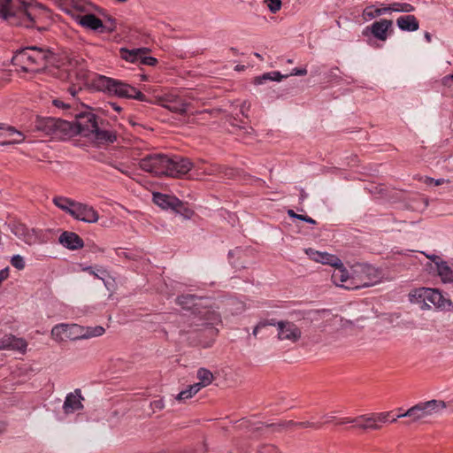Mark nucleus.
I'll list each match as a JSON object with an SVG mask.
<instances>
[{"mask_svg": "<svg viewBox=\"0 0 453 453\" xmlns=\"http://www.w3.org/2000/svg\"><path fill=\"white\" fill-rule=\"evenodd\" d=\"M264 3L272 13L278 12L282 5L281 0H264Z\"/></svg>", "mask_w": 453, "mask_h": 453, "instance_id": "41", "label": "nucleus"}, {"mask_svg": "<svg viewBox=\"0 0 453 453\" xmlns=\"http://www.w3.org/2000/svg\"><path fill=\"white\" fill-rule=\"evenodd\" d=\"M109 106L118 112L121 111V107L115 103H109Z\"/></svg>", "mask_w": 453, "mask_h": 453, "instance_id": "61", "label": "nucleus"}, {"mask_svg": "<svg viewBox=\"0 0 453 453\" xmlns=\"http://www.w3.org/2000/svg\"><path fill=\"white\" fill-rule=\"evenodd\" d=\"M74 126L76 134L92 136L99 143H112L117 138L115 132L99 127L96 115L91 111H83L76 115Z\"/></svg>", "mask_w": 453, "mask_h": 453, "instance_id": "4", "label": "nucleus"}, {"mask_svg": "<svg viewBox=\"0 0 453 453\" xmlns=\"http://www.w3.org/2000/svg\"><path fill=\"white\" fill-rule=\"evenodd\" d=\"M303 221H305L310 224H316V221L313 219L306 215L304 216V219H303Z\"/></svg>", "mask_w": 453, "mask_h": 453, "instance_id": "63", "label": "nucleus"}, {"mask_svg": "<svg viewBox=\"0 0 453 453\" xmlns=\"http://www.w3.org/2000/svg\"><path fill=\"white\" fill-rule=\"evenodd\" d=\"M250 104L246 101L241 103H234L231 105V127H233V133H235L242 139L246 140L252 138L254 135V129L248 125L246 119H248V112L250 111Z\"/></svg>", "mask_w": 453, "mask_h": 453, "instance_id": "7", "label": "nucleus"}, {"mask_svg": "<svg viewBox=\"0 0 453 453\" xmlns=\"http://www.w3.org/2000/svg\"><path fill=\"white\" fill-rule=\"evenodd\" d=\"M53 104L58 107V108H62V109H65V108H68V104H65L62 100L60 99H54L53 100Z\"/></svg>", "mask_w": 453, "mask_h": 453, "instance_id": "56", "label": "nucleus"}, {"mask_svg": "<svg viewBox=\"0 0 453 453\" xmlns=\"http://www.w3.org/2000/svg\"><path fill=\"white\" fill-rule=\"evenodd\" d=\"M74 211L72 215L75 219L87 223H96L99 219L97 211L90 205L78 203L74 205Z\"/></svg>", "mask_w": 453, "mask_h": 453, "instance_id": "15", "label": "nucleus"}, {"mask_svg": "<svg viewBox=\"0 0 453 453\" xmlns=\"http://www.w3.org/2000/svg\"><path fill=\"white\" fill-rule=\"evenodd\" d=\"M288 215L292 218V219H300L303 221V219H304V216L305 215H303V214H297L293 210H288Z\"/></svg>", "mask_w": 453, "mask_h": 453, "instance_id": "54", "label": "nucleus"}, {"mask_svg": "<svg viewBox=\"0 0 453 453\" xmlns=\"http://www.w3.org/2000/svg\"><path fill=\"white\" fill-rule=\"evenodd\" d=\"M92 83L97 90L114 95L118 97L136 99L141 102L147 101L144 94L134 87L119 80L98 75L92 80Z\"/></svg>", "mask_w": 453, "mask_h": 453, "instance_id": "5", "label": "nucleus"}, {"mask_svg": "<svg viewBox=\"0 0 453 453\" xmlns=\"http://www.w3.org/2000/svg\"><path fill=\"white\" fill-rule=\"evenodd\" d=\"M85 272H88L89 274L94 275L95 277L102 280L104 285L107 287L108 282L106 281V277H108V273L106 270L103 268H93L91 266L86 267L83 269Z\"/></svg>", "mask_w": 453, "mask_h": 453, "instance_id": "38", "label": "nucleus"}, {"mask_svg": "<svg viewBox=\"0 0 453 453\" xmlns=\"http://www.w3.org/2000/svg\"><path fill=\"white\" fill-rule=\"evenodd\" d=\"M269 324L277 327V338L280 341L296 343L302 337L301 328L292 321L271 319Z\"/></svg>", "mask_w": 453, "mask_h": 453, "instance_id": "8", "label": "nucleus"}, {"mask_svg": "<svg viewBox=\"0 0 453 453\" xmlns=\"http://www.w3.org/2000/svg\"><path fill=\"white\" fill-rule=\"evenodd\" d=\"M68 72H69V73H68L69 79H71L73 73H74L78 76V79L80 81H84L86 79V72L84 71L83 67H80L79 70H77V71L68 69Z\"/></svg>", "mask_w": 453, "mask_h": 453, "instance_id": "45", "label": "nucleus"}, {"mask_svg": "<svg viewBox=\"0 0 453 453\" xmlns=\"http://www.w3.org/2000/svg\"><path fill=\"white\" fill-rule=\"evenodd\" d=\"M349 423H352L355 425V418H343L339 420L340 425H344V424H349Z\"/></svg>", "mask_w": 453, "mask_h": 453, "instance_id": "57", "label": "nucleus"}, {"mask_svg": "<svg viewBox=\"0 0 453 453\" xmlns=\"http://www.w3.org/2000/svg\"><path fill=\"white\" fill-rule=\"evenodd\" d=\"M146 53H142V56L140 57V63L146 65H155L157 62V60L155 58L152 57H147L145 56Z\"/></svg>", "mask_w": 453, "mask_h": 453, "instance_id": "44", "label": "nucleus"}, {"mask_svg": "<svg viewBox=\"0 0 453 453\" xmlns=\"http://www.w3.org/2000/svg\"><path fill=\"white\" fill-rule=\"evenodd\" d=\"M296 423L293 420L283 421L279 424H267L265 427L272 428L273 431L279 432L281 428L296 427Z\"/></svg>", "mask_w": 453, "mask_h": 453, "instance_id": "40", "label": "nucleus"}, {"mask_svg": "<svg viewBox=\"0 0 453 453\" xmlns=\"http://www.w3.org/2000/svg\"><path fill=\"white\" fill-rule=\"evenodd\" d=\"M11 264L18 270H22L25 268V261L23 257L20 255H14L11 259Z\"/></svg>", "mask_w": 453, "mask_h": 453, "instance_id": "42", "label": "nucleus"}, {"mask_svg": "<svg viewBox=\"0 0 453 453\" xmlns=\"http://www.w3.org/2000/svg\"><path fill=\"white\" fill-rule=\"evenodd\" d=\"M151 408L155 410H162L165 407L164 402L161 399L155 400L150 403Z\"/></svg>", "mask_w": 453, "mask_h": 453, "instance_id": "50", "label": "nucleus"}, {"mask_svg": "<svg viewBox=\"0 0 453 453\" xmlns=\"http://www.w3.org/2000/svg\"><path fill=\"white\" fill-rule=\"evenodd\" d=\"M57 119L50 117H37L35 121V130L54 138Z\"/></svg>", "mask_w": 453, "mask_h": 453, "instance_id": "23", "label": "nucleus"}, {"mask_svg": "<svg viewBox=\"0 0 453 453\" xmlns=\"http://www.w3.org/2000/svg\"><path fill=\"white\" fill-rule=\"evenodd\" d=\"M380 15L381 12L380 11L379 7L376 8L374 5L367 6L363 11V16L365 19H372Z\"/></svg>", "mask_w": 453, "mask_h": 453, "instance_id": "39", "label": "nucleus"}, {"mask_svg": "<svg viewBox=\"0 0 453 453\" xmlns=\"http://www.w3.org/2000/svg\"><path fill=\"white\" fill-rule=\"evenodd\" d=\"M305 253L310 257L311 259L315 262L321 263L324 265H330L332 266L342 265V261L336 256L326 253L317 251L313 249H307Z\"/></svg>", "mask_w": 453, "mask_h": 453, "instance_id": "19", "label": "nucleus"}, {"mask_svg": "<svg viewBox=\"0 0 453 453\" xmlns=\"http://www.w3.org/2000/svg\"><path fill=\"white\" fill-rule=\"evenodd\" d=\"M54 139L65 140L76 134L74 122L57 119Z\"/></svg>", "mask_w": 453, "mask_h": 453, "instance_id": "20", "label": "nucleus"}, {"mask_svg": "<svg viewBox=\"0 0 453 453\" xmlns=\"http://www.w3.org/2000/svg\"><path fill=\"white\" fill-rule=\"evenodd\" d=\"M246 66L244 65H237L234 66V70L237 72L244 71Z\"/></svg>", "mask_w": 453, "mask_h": 453, "instance_id": "64", "label": "nucleus"}, {"mask_svg": "<svg viewBox=\"0 0 453 453\" xmlns=\"http://www.w3.org/2000/svg\"><path fill=\"white\" fill-rule=\"evenodd\" d=\"M201 388V386L197 383L190 385L187 389L180 391L176 399L181 401L191 398L194 395L199 392Z\"/></svg>", "mask_w": 453, "mask_h": 453, "instance_id": "35", "label": "nucleus"}, {"mask_svg": "<svg viewBox=\"0 0 453 453\" xmlns=\"http://www.w3.org/2000/svg\"><path fill=\"white\" fill-rule=\"evenodd\" d=\"M449 182V180H446V179H433V178H430V177H426L425 180H424V183L426 185H434V186H440V185H442L444 183H448Z\"/></svg>", "mask_w": 453, "mask_h": 453, "instance_id": "43", "label": "nucleus"}, {"mask_svg": "<svg viewBox=\"0 0 453 453\" xmlns=\"http://www.w3.org/2000/svg\"><path fill=\"white\" fill-rule=\"evenodd\" d=\"M79 332L80 334V340L81 339H89L93 337H98L104 334L105 329L101 326H80Z\"/></svg>", "mask_w": 453, "mask_h": 453, "instance_id": "28", "label": "nucleus"}, {"mask_svg": "<svg viewBox=\"0 0 453 453\" xmlns=\"http://www.w3.org/2000/svg\"><path fill=\"white\" fill-rule=\"evenodd\" d=\"M447 407H451L453 411V399L448 403L441 400L419 403L403 412V415H397L391 422H395L397 418H409L410 421L408 423L418 422L434 414L441 413Z\"/></svg>", "mask_w": 453, "mask_h": 453, "instance_id": "6", "label": "nucleus"}, {"mask_svg": "<svg viewBox=\"0 0 453 453\" xmlns=\"http://www.w3.org/2000/svg\"><path fill=\"white\" fill-rule=\"evenodd\" d=\"M75 21L82 27L93 31H98L104 28L103 21L97 18L93 12H88L83 15H76Z\"/></svg>", "mask_w": 453, "mask_h": 453, "instance_id": "18", "label": "nucleus"}, {"mask_svg": "<svg viewBox=\"0 0 453 453\" xmlns=\"http://www.w3.org/2000/svg\"><path fill=\"white\" fill-rule=\"evenodd\" d=\"M81 390L77 388L67 394L63 403V410L65 414H71L83 409Z\"/></svg>", "mask_w": 453, "mask_h": 453, "instance_id": "16", "label": "nucleus"}, {"mask_svg": "<svg viewBox=\"0 0 453 453\" xmlns=\"http://www.w3.org/2000/svg\"><path fill=\"white\" fill-rule=\"evenodd\" d=\"M146 48L134 49V50H126L121 49L120 54L121 58L128 62L134 63L140 61V57L142 53L147 52Z\"/></svg>", "mask_w": 453, "mask_h": 453, "instance_id": "30", "label": "nucleus"}, {"mask_svg": "<svg viewBox=\"0 0 453 453\" xmlns=\"http://www.w3.org/2000/svg\"><path fill=\"white\" fill-rule=\"evenodd\" d=\"M410 299L411 302L428 301L437 308L445 307L448 303V300L443 297L440 291L427 288L415 289L410 295Z\"/></svg>", "mask_w": 453, "mask_h": 453, "instance_id": "9", "label": "nucleus"}, {"mask_svg": "<svg viewBox=\"0 0 453 453\" xmlns=\"http://www.w3.org/2000/svg\"><path fill=\"white\" fill-rule=\"evenodd\" d=\"M379 9L381 12V15L385 14V13H387L388 12H391V9H388V5H385V4H380Z\"/></svg>", "mask_w": 453, "mask_h": 453, "instance_id": "58", "label": "nucleus"}, {"mask_svg": "<svg viewBox=\"0 0 453 453\" xmlns=\"http://www.w3.org/2000/svg\"><path fill=\"white\" fill-rule=\"evenodd\" d=\"M11 231L18 238L28 245L35 244L39 241L38 232L34 228H28L25 224L14 222L11 225Z\"/></svg>", "mask_w": 453, "mask_h": 453, "instance_id": "13", "label": "nucleus"}, {"mask_svg": "<svg viewBox=\"0 0 453 453\" xmlns=\"http://www.w3.org/2000/svg\"><path fill=\"white\" fill-rule=\"evenodd\" d=\"M58 242L68 250H78L83 247V240L73 232H64L60 234Z\"/></svg>", "mask_w": 453, "mask_h": 453, "instance_id": "22", "label": "nucleus"}, {"mask_svg": "<svg viewBox=\"0 0 453 453\" xmlns=\"http://www.w3.org/2000/svg\"><path fill=\"white\" fill-rule=\"evenodd\" d=\"M27 349V342L13 335H4L0 339V349H17L24 351Z\"/></svg>", "mask_w": 453, "mask_h": 453, "instance_id": "24", "label": "nucleus"}, {"mask_svg": "<svg viewBox=\"0 0 453 453\" xmlns=\"http://www.w3.org/2000/svg\"><path fill=\"white\" fill-rule=\"evenodd\" d=\"M197 378L199 380L197 384L201 386V388H204L211 382L212 373L204 368H200L197 372Z\"/></svg>", "mask_w": 453, "mask_h": 453, "instance_id": "36", "label": "nucleus"}, {"mask_svg": "<svg viewBox=\"0 0 453 453\" xmlns=\"http://www.w3.org/2000/svg\"><path fill=\"white\" fill-rule=\"evenodd\" d=\"M160 105L169 111L183 114L187 111L188 104L178 95L165 94L159 99Z\"/></svg>", "mask_w": 453, "mask_h": 453, "instance_id": "14", "label": "nucleus"}, {"mask_svg": "<svg viewBox=\"0 0 453 453\" xmlns=\"http://www.w3.org/2000/svg\"><path fill=\"white\" fill-rule=\"evenodd\" d=\"M393 22L389 19H380L373 22L366 30H370L371 34L380 41H386L388 38V31L392 27Z\"/></svg>", "mask_w": 453, "mask_h": 453, "instance_id": "21", "label": "nucleus"}, {"mask_svg": "<svg viewBox=\"0 0 453 453\" xmlns=\"http://www.w3.org/2000/svg\"><path fill=\"white\" fill-rule=\"evenodd\" d=\"M80 326L77 324L61 323L52 327L50 334L52 339L57 342H62L65 340L77 341L80 340L79 332Z\"/></svg>", "mask_w": 453, "mask_h": 453, "instance_id": "11", "label": "nucleus"}, {"mask_svg": "<svg viewBox=\"0 0 453 453\" xmlns=\"http://www.w3.org/2000/svg\"><path fill=\"white\" fill-rule=\"evenodd\" d=\"M52 58L53 53L49 49L31 46L16 52L12 62L24 72H38L44 69Z\"/></svg>", "mask_w": 453, "mask_h": 453, "instance_id": "3", "label": "nucleus"}, {"mask_svg": "<svg viewBox=\"0 0 453 453\" xmlns=\"http://www.w3.org/2000/svg\"><path fill=\"white\" fill-rule=\"evenodd\" d=\"M437 272L443 282L453 281V273L446 262H436Z\"/></svg>", "mask_w": 453, "mask_h": 453, "instance_id": "32", "label": "nucleus"}, {"mask_svg": "<svg viewBox=\"0 0 453 453\" xmlns=\"http://www.w3.org/2000/svg\"><path fill=\"white\" fill-rule=\"evenodd\" d=\"M196 300L197 297L196 296L188 294L178 296L176 299V303L183 309L189 310L192 309L196 304Z\"/></svg>", "mask_w": 453, "mask_h": 453, "instance_id": "33", "label": "nucleus"}, {"mask_svg": "<svg viewBox=\"0 0 453 453\" xmlns=\"http://www.w3.org/2000/svg\"><path fill=\"white\" fill-rule=\"evenodd\" d=\"M442 83L446 87L453 88V74L445 76L442 79Z\"/></svg>", "mask_w": 453, "mask_h": 453, "instance_id": "52", "label": "nucleus"}, {"mask_svg": "<svg viewBox=\"0 0 453 453\" xmlns=\"http://www.w3.org/2000/svg\"><path fill=\"white\" fill-rule=\"evenodd\" d=\"M396 24L403 31L414 32L419 28V23L414 15L400 16Z\"/></svg>", "mask_w": 453, "mask_h": 453, "instance_id": "26", "label": "nucleus"}, {"mask_svg": "<svg viewBox=\"0 0 453 453\" xmlns=\"http://www.w3.org/2000/svg\"><path fill=\"white\" fill-rule=\"evenodd\" d=\"M307 73V70L305 68H294L290 73V75L302 76ZM289 76V74H288Z\"/></svg>", "mask_w": 453, "mask_h": 453, "instance_id": "53", "label": "nucleus"}, {"mask_svg": "<svg viewBox=\"0 0 453 453\" xmlns=\"http://www.w3.org/2000/svg\"><path fill=\"white\" fill-rule=\"evenodd\" d=\"M401 4L402 3H398V2L392 3V4H388V9H391V12H400Z\"/></svg>", "mask_w": 453, "mask_h": 453, "instance_id": "55", "label": "nucleus"}, {"mask_svg": "<svg viewBox=\"0 0 453 453\" xmlns=\"http://www.w3.org/2000/svg\"><path fill=\"white\" fill-rule=\"evenodd\" d=\"M0 19L11 26L47 29L50 14L42 4L27 0H0Z\"/></svg>", "mask_w": 453, "mask_h": 453, "instance_id": "1", "label": "nucleus"}, {"mask_svg": "<svg viewBox=\"0 0 453 453\" xmlns=\"http://www.w3.org/2000/svg\"><path fill=\"white\" fill-rule=\"evenodd\" d=\"M193 166L188 158L161 153L149 154L139 161V167L155 176L181 177Z\"/></svg>", "mask_w": 453, "mask_h": 453, "instance_id": "2", "label": "nucleus"}, {"mask_svg": "<svg viewBox=\"0 0 453 453\" xmlns=\"http://www.w3.org/2000/svg\"><path fill=\"white\" fill-rule=\"evenodd\" d=\"M288 75H282L280 72H269L265 73L262 75L257 76L253 80L255 85H262L268 81H280L283 78H287Z\"/></svg>", "mask_w": 453, "mask_h": 453, "instance_id": "29", "label": "nucleus"}, {"mask_svg": "<svg viewBox=\"0 0 453 453\" xmlns=\"http://www.w3.org/2000/svg\"><path fill=\"white\" fill-rule=\"evenodd\" d=\"M324 418H326V423H330L334 420L335 417L330 414L325 415Z\"/></svg>", "mask_w": 453, "mask_h": 453, "instance_id": "62", "label": "nucleus"}, {"mask_svg": "<svg viewBox=\"0 0 453 453\" xmlns=\"http://www.w3.org/2000/svg\"><path fill=\"white\" fill-rule=\"evenodd\" d=\"M257 453H278V449L274 445H264L258 449Z\"/></svg>", "mask_w": 453, "mask_h": 453, "instance_id": "47", "label": "nucleus"}, {"mask_svg": "<svg viewBox=\"0 0 453 453\" xmlns=\"http://www.w3.org/2000/svg\"><path fill=\"white\" fill-rule=\"evenodd\" d=\"M81 89V87L77 89L75 87H70L68 88V91L69 93L73 96H75L76 94L78 93V91Z\"/></svg>", "mask_w": 453, "mask_h": 453, "instance_id": "60", "label": "nucleus"}, {"mask_svg": "<svg viewBox=\"0 0 453 453\" xmlns=\"http://www.w3.org/2000/svg\"><path fill=\"white\" fill-rule=\"evenodd\" d=\"M153 202L162 209H171L179 204V198L162 193L153 194Z\"/></svg>", "mask_w": 453, "mask_h": 453, "instance_id": "25", "label": "nucleus"}, {"mask_svg": "<svg viewBox=\"0 0 453 453\" xmlns=\"http://www.w3.org/2000/svg\"><path fill=\"white\" fill-rule=\"evenodd\" d=\"M390 412L360 415L355 418V426L362 430H379L381 423H386Z\"/></svg>", "mask_w": 453, "mask_h": 453, "instance_id": "10", "label": "nucleus"}, {"mask_svg": "<svg viewBox=\"0 0 453 453\" xmlns=\"http://www.w3.org/2000/svg\"><path fill=\"white\" fill-rule=\"evenodd\" d=\"M334 267V270L332 273L331 279L336 286L342 287L347 289H353L357 288L351 280H349V273L344 268L342 264V265Z\"/></svg>", "mask_w": 453, "mask_h": 453, "instance_id": "17", "label": "nucleus"}, {"mask_svg": "<svg viewBox=\"0 0 453 453\" xmlns=\"http://www.w3.org/2000/svg\"><path fill=\"white\" fill-rule=\"evenodd\" d=\"M176 213L183 216L185 219H191L194 214L193 210H191L187 203H183L179 199V204L173 208Z\"/></svg>", "mask_w": 453, "mask_h": 453, "instance_id": "37", "label": "nucleus"}, {"mask_svg": "<svg viewBox=\"0 0 453 453\" xmlns=\"http://www.w3.org/2000/svg\"><path fill=\"white\" fill-rule=\"evenodd\" d=\"M52 201L58 208H59L60 210L68 213L71 216L74 211V205H77L78 203V202H75L74 200H72L65 196H55Z\"/></svg>", "mask_w": 453, "mask_h": 453, "instance_id": "27", "label": "nucleus"}, {"mask_svg": "<svg viewBox=\"0 0 453 453\" xmlns=\"http://www.w3.org/2000/svg\"><path fill=\"white\" fill-rule=\"evenodd\" d=\"M267 326H270V324H269V320H266V321H261V322H259V323H258V324L254 327V329H253V333H252V334H253V335H254L255 337H257V334H258V331H259L260 329H262V328H264V327Z\"/></svg>", "mask_w": 453, "mask_h": 453, "instance_id": "48", "label": "nucleus"}, {"mask_svg": "<svg viewBox=\"0 0 453 453\" xmlns=\"http://www.w3.org/2000/svg\"><path fill=\"white\" fill-rule=\"evenodd\" d=\"M418 303H420V308L422 310H426V309H429L430 308V303L428 301H419V302H417Z\"/></svg>", "mask_w": 453, "mask_h": 453, "instance_id": "59", "label": "nucleus"}, {"mask_svg": "<svg viewBox=\"0 0 453 453\" xmlns=\"http://www.w3.org/2000/svg\"><path fill=\"white\" fill-rule=\"evenodd\" d=\"M63 10L75 20L76 15H83L88 12H94L96 6L87 0H64Z\"/></svg>", "mask_w": 453, "mask_h": 453, "instance_id": "12", "label": "nucleus"}, {"mask_svg": "<svg viewBox=\"0 0 453 453\" xmlns=\"http://www.w3.org/2000/svg\"><path fill=\"white\" fill-rule=\"evenodd\" d=\"M321 426H322V424H320V423H313V422H310V421L296 423V427H303V428L312 427V428L319 429Z\"/></svg>", "mask_w": 453, "mask_h": 453, "instance_id": "46", "label": "nucleus"}, {"mask_svg": "<svg viewBox=\"0 0 453 453\" xmlns=\"http://www.w3.org/2000/svg\"><path fill=\"white\" fill-rule=\"evenodd\" d=\"M12 135H15L16 137H14L13 139H12L10 141L1 142V145L20 143L25 139L24 134L21 132L16 130L14 127H8L4 128V137H11Z\"/></svg>", "mask_w": 453, "mask_h": 453, "instance_id": "31", "label": "nucleus"}, {"mask_svg": "<svg viewBox=\"0 0 453 453\" xmlns=\"http://www.w3.org/2000/svg\"><path fill=\"white\" fill-rule=\"evenodd\" d=\"M114 168L121 172L122 173L126 175H130V172L128 170V167L125 165L124 164L119 163V165H114Z\"/></svg>", "mask_w": 453, "mask_h": 453, "instance_id": "51", "label": "nucleus"}, {"mask_svg": "<svg viewBox=\"0 0 453 453\" xmlns=\"http://www.w3.org/2000/svg\"><path fill=\"white\" fill-rule=\"evenodd\" d=\"M228 309H230L232 315H239L245 311L246 305L242 301L235 297H230L228 298Z\"/></svg>", "mask_w": 453, "mask_h": 453, "instance_id": "34", "label": "nucleus"}, {"mask_svg": "<svg viewBox=\"0 0 453 453\" xmlns=\"http://www.w3.org/2000/svg\"><path fill=\"white\" fill-rule=\"evenodd\" d=\"M414 10H415L414 6L411 5V4H408V3H402L401 4L400 12L409 13V12H414Z\"/></svg>", "mask_w": 453, "mask_h": 453, "instance_id": "49", "label": "nucleus"}]
</instances>
